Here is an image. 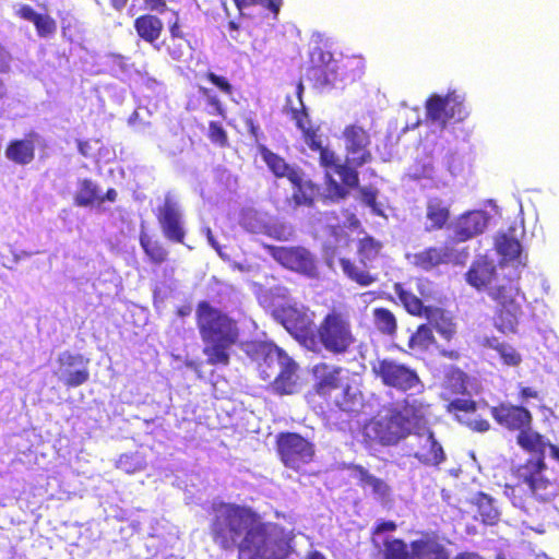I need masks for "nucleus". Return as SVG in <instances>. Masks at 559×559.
Segmentation results:
<instances>
[{
  "instance_id": "obj_22",
  "label": "nucleus",
  "mask_w": 559,
  "mask_h": 559,
  "mask_svg": "<svg viewBox=\"0 0 559 559\" xmlns=\"http://www.w3.org/2000/svg\"><path fill=\"white\" fill-rule=\"evenodd\" d=\"M313 68L311 75L316 83L323 88L336 87L340 81L338 62L333 58L330 51L314 49L311 55Z\"/></svg>"
},
{
  "instance_id": "obj_52",
  "label": "nucleus",
  "mask_w": 559,
  "mask_h": 559,
  "mask_svg": "<svg viewBox=\"0 0 559 559\" xmlns=\"http://www.w3.org/2000/svg\"><path fill=\"white\" fill-rule=\"evenodd\" d=\"M201 92L207 100V104L210 106V112L214 114V115L223 116L224 109L222 107V104L219 103L217 97L213 94V92L207 88H201Z\"/></svg>"
},
{
  "instance_id": "obj_4",
  "label": "nucleus",
  "mask_w": 559,
  "mask_h": 559,
  "mask_svg": "<svg viewBox=\"0 0 559 559\" xmlns=\"http://www.w3.org/2000/svg\"><path fill=\"white\" fill-rule=\"evenodd\" d=\"M198 325L203 342L204 354L211 365H227L229 348L238 338V328L234 320L207 302L198 306Z\"/></svg>"
},
{
  "instance_id": "obj_20",
  "label": "nucleus",
  "mask_w": 559,
  "mask_h": 559,
  "mask_svg": "<svg viewBox=\"0 0 559 559\" xmlns=\"http://www.w3.org/2000/svg\"><path fill=\"white\" fill-rule=\"evenodd\" d=\"M55 374L68 386L82 385L90 378L88 359L80 354L63 352L58 356Z\"/></svg>"
},
{
  "instance_id": "obj_21",
  "label": "nucleus",
  "mask_w": 559,
  "mask_h": 559,
  "mask_svg": "<svg viewBox=\"0 0 559 559\" xmlns=\"http://www.w3.org/2000/svg\"><path fill=\"white\" fill-rule=\"evenodd\" d=\"M495 246L497 252L502 257L499 270L506 271L511 267L512 270L508 274L518 282L520 277L519 267L525 265L520 241L511 234H500L496 237Z\"/></svg>"
},
{
  "instance_id": "obj_27",
  "label": "nucleus",
  "mask_w": 559,
  "mask_h": 559,
  "mask_svg": "<svg viewBox=\"0 0 559 559\" xmlns=\"http://www.w3.org/2000/svg\"><path fill=\"white\" fill-rule=\"evenodd\" d=\"M36 139V134H29L24 139L10 142L5 148V157L19 165L29 164L35 157Z\"/></svg>"
},
{
  "instance_id": "obj_55",
  "label": "nucleus",
  "mask_w": 559,
  "mask_h": 559,
  "mask_svg": "<svg viewBox=\"0 0 559 559\" xmlns=\"http://www.w3.org/2000/svg\"><path fill=\"white\" fill-rule=\"evenodd\" d=\"M169 140H171L174 146H169L166 141H163L160 147L169 154H176L177 152L182 150L183 139L178 134H170Z\"/></svg>"
},
{
  "instance_id": "obj_48",
  "label": "nucleus",
  "mask_w": 559,
  "mask_h": 559,
  "mask_svg": "<svg viewBox=\"0 0 559 559\" xmlns=\"http://www.w3.org/2000/svg\"><path fill=\"white\" fill-rule=\"evenodd\" d=\"M490 346L497 352L506 365L516 366L521 361L518 352L508 344H501L497 341L490 343Z\"/></svg>"
},
{
  "instance_id": "obj_57",
  "label": "nucleus",
  "mask_w": 559,
  "mask_h": 559,
  "mask_svg": "<svg viewBox=\"0 0 559 559\" xmlns=\"http://www.w3.org/2000/svg\"><path fill=\"white\" fill-rule=\"evenodd\" d=\"M210 136H211L213 142L222 144V145L226 141V133H225V131L216 122H211L210 123Z\"/></svg>"
},
{
  "instance_id": "obj_40",
  "label": "nucleus",
  "mask_w": 559,
  "mask_h": 559,
  "mask_svg": "<svg viewBox=\"0 0 559 559\" xmlns=\"http://www.w3.org/2000/svg\"><path fill=\"white\" fill-rule=\"evenodd\" d=\"M264 235L280 241H287L294 236V228L290 224L270 217Z\"/></svg>"
},
{
  "instance_id": "obj_32",
  "label": "nucleus",
  "mask_w": 559,
  "mask_h": 559,
  "mask_svg": "<svg viewBox=\"0 0 559 559\" xmlns=\"http://www.w3.org/2000/svg\"><path fill=\"white\" fill-rule=\"evenodd\" d=\"M343 412H357L362 405V395L357 386L344 382L331 400Z\"/></svg>"
},
{
  "instance_id": "obj_13",
  "label": "nucleus",
  "mask_w": 559,
  "mask_h": 559,
  "mask_svg": "<svg viewBox=\"0 0 559 559\" xmlns=\"http://www.w3.org/2000/svg\"><path fill=\"white\" fill-rule=\"evenodd\" d=\"M533 453L536 454V456L528 459L525 464L519 467L518 476L535 496L547 500L554 495L555 485L547 476V466L544 462V456L546 453H548L550 457L552 456L549 450H546L544 453Z\"/></svg>"
},
{
  "instance_id": "obj_14",
  "label": "nucleus",
  "mask_w": 559,
  "mask_h": 559,
  "mask_svg": "<svg viewBox=\"0 0 559 559\" xmlns=\"http://www.w3.org/2000/svg\"><path fill=\"white\" fill-rule=\"evenodd\" d=\"M271 255L283 266L310 278L318 276L316 257L304 247H270Z\"/></svg>"
},
{
  "instance_id": "obj_56",
  "label": "nucleus",
  "mask_w": 559,
  "mask_h": 559,
  "mask_svg": "<svg viewBox=\"0 0 559 559\" xmlns=\"http://www.w3.org/2000/svg\"><path fill=\"white\" fill-rule=\"evenodd\" d=\"M456 162V153L453 152L452 150H449L443 157V164L452 177L455 176L459 169V165Z\"/></svg>"
},
{
  "instance_id": "obj_63",
  "label": "nucleus",
  "mask_w": 559,
  "mask_h": 559,
  "mask_svg": "<svg viewBox=\"0 0 559 559\" xmlns=\"http://www.w3.org/2000/svg\"><path fill=\"white\" fill-rule=\"evenodd\" d=\"M78 148L83 156L91 155V145L88 142L79 141Z\"/></svg>"
},
{
  "instance_id": "obj_38",
  "label": "nucleus",
  "mask_w": 559,
  "mask_h": 559,
  "mask_svg": "<svg viewBox=\"0 0 559 559\" xmlns=\"http://www.w3.org/2000/svg\"><path fill=\"white\" fill-rule=\"evenodd\" d=\"M382 246L371 237H365L359 240L358 255L360 264L366 267H373L374 262L380 254Z\"/></svg>"
},
{
  "instance_id": "obj_60",
  "label": "nucleus",
  "mask_w": 559,
  "mask_h": 559,
  "mask_svg": "<svg viewBox=\"0 0 559 559\" xmlns=\"http://www.w3.org/2000/svg\"><path fill=\"white\" fill-rule=\"evenodd\" d=\"M174 16H175V20L174 21H169V23H170V34H171V40L177 41V40H180V39H183V38L181 36V32H180V28H179V25H178V17H177L176 13H174Z\"/></svg>"
},
{
  "instance_id": "obj_15",
  "label": "nucleus",
  "mask_w": 559,
  "mask_h": 559,
  "mask_svg": "<svg viewBox=\"0 0 559 559\" xmlns=\"http://www.w3.org/2000/svg\"><path fill=\"white\" fill-rule=\"evenodd\" d=\"M385 559H444V549L431 540H417L412 543V551L401 539L384 540Z\"/></svg>"
},
{
  "instance_id": "obj_25",
  "label": "nucleus",
  "mask_w": 559,
  "mask_h": 559,
  "mask_svg": "<svg viewBox=\"0 0 559 559\" xmlns=\"http://www.w3.org/2000/svg\"><path fill=\"white\" fill-rule=\"evenodd\" d=\"M489 215L484 211H471L461 215L453 224L457 240L465 241L481 234L488 224Z\"/></svg>"
},
{
  "instance_id": "obj_51",
  "label": "nucleus",
  "mask_w": 559,
  "mask_h": 559,
  "mask_svg": "<svg viewBox=\"0 0 559 559\" xmlns=\"http://www.w3.org/2000/svg\"><path fill=\"white\" fill-rule=\"evenodd\" d=\"M189 44L185 39L177 41L171 40V43L168 45V52L174 60H182L189 52Z\"/></svg>"
},
{
  "instance_id": "obj_37",
  "label": "nucleus",
  "mask_w": 559,
  "mask_h": 559,
  "mask_svg": "<svg viewBox=\"0 0 559 559\" xmlns=\"http://www.w3.org/2000/svg\"><path fill=\"white\" fill-rule=\"evenodd\" d=\"M270 216L254 209H246L241 213V226L253 234H264Z\"/></svg>"
},
{
  "instance_id": "obj_43",
  "label": "nucleus",
  "mask_w": 559,
  "mask_h": 559,
  "mask_svg": "<svg viewBox=\"0 0 559 559\" xmlns=\"http://www.w3.org/2000/svg\"><path fill=\"white\" fill-rule=\"evenodd\" d=\"M477 506L484 523L492 524L498 519V509L489 496L480 493L477 498Z\"/></svg>"
},
{
  "instance_id": "obj_50",
  "label": "nucleus",
  "mask_w": 559,
  "mask_h": 559,
  "mask_svg": "<svg viewBox=\"0 0 559 559\" xmlns=\"http://www.w3.org/2000/svg\"><path fill=\"white\" fill-rule=\"evenodd\" d=\"M361 201L377 215H383L382 206L377 202V191L372 188L360 190Z\"/></svg>"
},
{
  "instance_id": "obj_2",
  "label": "nucleus",
  "mask_w": 559,
  "mask_h": 559,
  "mask_svg": "<svg viewBox=\"0 0 559 559\" xmlns=\"http://www.w3.org/2000/svg\"><path fill=\"white\" fill-rule=\"evenodd\" d=\"M302 92L304 86L299 83L296 86V95L300 109L292 106V117L296 121L298 129L301 130L305 142L308 146L313 151H318L320 154V164L325 168L329 197L332 199L344 198L346 194L345 187L354 188L357 186L358 174L346 162L342 164L336 154L324 146L321 134L318 133V129L312 128L311 121L306 112L301 98Z\"/></svg>"
},
{
  "instance_id": "obj_19",
  "label": "nucleus",
  "mask_w": 559,
  "mask_h": 559,
  "mask_svg": "<svg viewBox=\"0 0 559 559\" xmlns=\"http://www.w3.org/2000/svg\"><path fill=\"white\" fill-rule=\"evenodd\" d=\"M346 151V163L356 170L371 160L368 148L370 139L365 129L359 126H348L343 132Z\"/></svg>"
},
{
  "instance_id": "obj_17",
  "label": "nucleus",
  "mask_w": 559,
  "mask_h": 559,
  "mask_svg": "<svg viewBox=\"0 0 559 559\" xmlns=\"http://www.w3.org/2000/svg\"><path fill=\"white\" fill-rule=\"evenodd\" d=\"M277 444L283 463L293 469L310 462L314 454L313 445L297 433L282 435Z\"/></svg>"
},
{
  "instance_id": "obj_11",
  "label": "nucleus",
  "mask_w": 559,
  "mask_h": 559,
  "mask_svg": "<svg viewBox=\"0 0 559 559\" xmlns=\"http://www.w3.org/2000/svg\"><path fill=\"white\" fill-rule=\"evenodd\" d=\"M323 347L333 354L346 353L355 343L349 320L341 313H329L318 328Z\"/></svg>"
},
{
  "instance_id": "obj_58",
  "label": "nucleus",
  "mask_w": 559,
  "mask_h": 559,
  "mask_svg": "<svg viewBox=\"0 0 559 559\" xmlns=\"http://www.w3.org/2000/svg\"><path fill=\"white\" fill-rule=\"evenodd\" d=\"M146 9L158 13L167 11V4L165 0H144Z\"/></svg>"
},
{
  "instance_id": "obj_54",
  "label": "nucleus",
  "mask_w": 559,
  "mask_h": 559,
  "mask_svg": "<svg viewBox=\"0 0 559 559\" xmlns=\"http://www.w3.org/2000/svg\"><path fill=\"white\" fill-rule=\"evenodd\" d=\"M207 78L224 94L231 95L233 86L229 84V82L225 78L216 75L215 73H212V72L207 74Z\"/></svg>"
},
{
  "instance_id": "obj_62",
  "label": "nucleus",
  "mask_w": 559,
  "mask_h": 559,
  "mask_svg": "<svg viewBox=\"0 0 559 559\" xmlns=\"http://www.w3.org/2000/svg\"><path fill=\"white\" fill-rule=\"evenodd\" d=\"M396 528V525L394 522H382L380 523L376 530H374V533L376 534H381V533H384V532H392Z\"/></svg>"
},
{
  "instance_id": "obj_44",
  "label": "nucleus",
  "mask_w": 559,
  "mask_h": 559,
  "mask_svg": "<svg viewBox=\"0 0 559 559\" xmlns=\"http://www.w3.org/2000/svg\"><path fill=\"white\" fill-rule=\"evenodd\" d=\"M435 167L430 157L416 160L409 168L407 175L415 179H433Z\"/></svg>"
},
{
  "instance_id": "obj_33",
  "label": "nucleus",
  "mask_w": 559,
  "mask_h": 559,
  "mask_svg": "<svg viewBox=\"0 0 559 559\" xmlns=\"http://www.w3.org/2000/svg\"><path fill=\"white\" fill-rule=\"evenodd\" d=\"M340 265L343 273L353 282L362 287L372 285L377 281V276L371 274L370 269L365 265H358L349 259H340Z\"/></svg>"
},
{
  "instance_id": "obj_36",
  "label": "nucleus",
  "mask_w": 559,
  "mask_h": 559,
  "mask_svg": "<svg viewBox=\"0 0 559 559\" xmlns=\"http://www.w3.org/2000/svg\"><path fill=\"white\" fill-rule=\"evenodd\" d=\"M95 201L103 203L98 186L91 179H80L76 183L74 202L79 206L92 205Z\"/></svg>"
},
{
  "instance_id": "obj_30",
  "label": "nucleus",
  "mask_w": 559,
  "mask_h": 559,
  "mask_svg": "<svg viewBox=\"0 0 559 559\" xmlns=\"http://www.w3.org/2000/svg\"><path fill=\"white\" fill-rule=\"evenodd\" d=\"M261 156L269 169L280 178H287L292 183L300 181L301 173L296 167L287 164L284 158L271 152L266 147L261 148Z\"/></svg>"
},
{
  "instance_id": "obj_10",
  "label": "nucleus",
  "mask_w": 559,
  "mask_h": 559,
  "mask_svg": "<svg viewBox=\"0 0 559 559\" xmlns=\"http://www.w3.org/2000/svg\"><path fill=\"white\" fill-rule=\"evenodd\" d=\"M372 371L381 382L397 391L418 393L424 384L417 372L405 364L394 359H377L372 362Z\"/></svg>"
},
{
  "instance_id": "obj_35",
  "label": "nucleus",
  "mask_w": 559,
  "mask_h": 559,
  "mask_svg": "<svg viewBox=\"0 0 559 559\" xmlns=\"http://www.w3.org/2000/svg\"><path fill=\"white\" fill-rule=\"evenodd\" d=\"M134 27L141 38L153 44L163 31V23L158 17L145 14L135 20Z\"/></svg>"
},
{
  "instance_id": "obj_46",
  "label": "nucleus",
  "mask_w": 559,
  "mask_h": 559,
  "mask_svg": "<svg viewBox=\"0 0 559 559\" xmlns=\"http://www.w3.org/2000/svg\"><path fill=\"white\" fill-rule=\"evenodd\" d=\"M396 293L407 311L412 314H420L424 307L421 300L412 292L404 289L401 285H396Z\"/></svg>"
},
{
  "instance_id": "obj_12",
  "label": "nucleus",
  "mask_w": 559,
  "mask_h": 559,
  "mask_svg": "<svg viewBox=\"0 0 559 559\" xmlns=\"http://www.w3.org/2000/svg\"><path fill=\"white\" fill-rule=\"evenodd\" d=\"M427 119L443 130L450 120L463 121L468 116L464 106V95L455 91L445 96L432 95L426 102Z\"/></svg>"
},
{
  "instance_id": "obj_6",
  "label": "nucleus",
  "mask_w": 559,
  "mask_h": 559,
  "mask_svg": "<svg viewBox=\"0 0 559 559\" xmlns=\"http://www.w3.org/2000/svg\"><path fill=\"white\" fill-rule=\"evenodd\" d=\"M212 534L216 544L224 549L239 548L248 531L255 527L252 513L242 507L218 503L214 504Z\"/></svg>"
},
{
  "instance_id": "obj_41",
  "label": "nucleus",
  "mask_w": 559,
  "mask_h": 559,
  "mask_svg": "<svg viewBox=\"0 0 559 559\" xmlns=\"http://www.w3.org/2000/svg\"><path fill=\"white\" fill-rule=\"evenodd\" d=\"M146 465L144 456L138 452L122 454L116 462V467L124 471L128 474H133L142 471Z\"/></svg>"
},
{
  "instance_id": "obj_42",
  "label": "nucleus",
  "mask_w": 559,
  "mask_h": 559,
  "mask_svg": "<svg viewBox=\"0 0 559 559\" xmlns=\"http://www.w3.org/2000/svg\"><path fill=\"white\" fill-rule=\"evenodd\" d=\"M140 243L153 262L162 263L165 261L167 251L157 241L152 240L146 234L141 235Z\"/></svg>"
},
{
  "instance_id": "obj_24",
  "label": "nucleus",
  "mask_w": 559,
  "mask_h": 559,
  "mask_svg": "<svg viewBox=\"0 0 559 559\" xmlns=\"http://www.w3.org/2000/svg\"><path fill=\"white\" fill-rule=\"evenodd\" d=\"M448 411L455 416L457 421L476 431H487L489 423L480 418L476 413V403L469 399L457 397L449 403Z\"/></svg>"
},
{
  "instance_id": "obj_5",
  "label": "nucleus",
  "mask_w": 559,
  "mask_h": 559,
  "mask_svg": "<svg viewBox=\"0 0 559 559\" xmlns=\"http://www.w3.org/2000/svg\"><path fill=\"white\" fill-rule=\"evenodd\" d=\"M247 354L262 366V362L272 369V372L262 369V373L270 378L277 372L274 380V390L281 394H292L297 388V365L280 347L270 342H257L246 345Z\"/></svg>"
},
{
  "instance_id": "obj_39",
  "label": "nucleus",
  "mask_w": 559,
  "mask_h": 559,
  "mask_svg": "<svg viewBox=\"0 0 559 559\" xmlns=\"http://www.w3.org/2000/svg\"><path fill=\"white\" fill-rule=\"evenodd\" d=\"M293 186L295 189L292 198L294 205H311L317 192L314 186L305 181L302 175H300V181L298 183H293Z\"/></svg>"
},
{
  "instance_id": "obj_64",
  "label": "nucleus",
  "mask_w": 559,
  "mask_h": 559,
  "mask_svg": "<svg viewBox=\"0 0 559 559\" xmlns=\"http://www.w3.org/2000/svg\"><path fill=\"white\" fill-rule=\"evenodd\" d=\"M521 397L523 400L535 399V397H537V392L531 388H523L521 390Z\"/></svg>"
},
{
  "instance_id": "obj_23",
  "label": "nucleus",
  "mask_w": 559,
  "mask_h": 559,
  "mask_svg": "<svg viewBox=\"0 0 559 559\" xmlns=\"http://www.w3.org/2000/svg\"><path fill=\"white\" fill-rule=\"evenodd\" d=\"M343 373H347V371L340 367L326 364L316 365L313 367V376L317 381L316 389L318 394L332 400V395L345 382Z\"/></svg>"
},
{
  "instance_id": "obj_16",
  "label": "nucleus",
  "mask_w": 559,
  "mask_h": 559,
  "mask_svg": "<svg viewBox=\"0 0 559 559\" xmlns=\"http://www.w3.org/2000/svg\"><path fill=\"white\" fill-rule=\"evenodd\" d=\"M418 421L419 427H414L411 433L414 438V456L426 465L437 466L445 460L444 451L436 440L435 433L427 427L426 417Z\"/></svg>"
},
{
  "instance_id": "obj_7",
  "label": "nucleus",
  "mask_w": 559,
  "mask_h": 559,
  "mask_svg": "<svg viewBox=\"0 0 559 559\" xmlns=\"http://www.w3.org/2000/svg\"><path fill=\"white\" fill-rule=\"evenodd\" d=\"M493 418L510 430H519L518 443L530 452L550 451L552 457L559 459V448L551 444L542 435L531 429L532 415L521 406L501 404L491 408Z\"/></svg>"
},
{
  "instance_id": "obj_31",
  "label": "nucleus",
  "mask_w": 559,
  "mask_h": 559,
  "mask_svg": "<svg viewBox=\"0 0 559 559\" xmlns=\"http://www.w3.org/2000/svg\"><path fill=\"white\" fill-rule=\"evenodd\" d=\"M411 262L424 270H430L441 263L452 260V252L448 247L429 248L419 253L409 255Z\"/></svg>"
},
{
  "instance_id": "obj_8",
  "label": "nucleus",
  "mask_w": 559,
  "mask_h": 559,
  "mask_svg": "<svg viewBox=\"0 0 559 559\" xmlns=\"http://www.w3.org/2000/svg\"><path fill=\"white\" fill-rule=\"evenodd\" d=\"M289 544L274 524H257L239 544V559H285Z\"/></svg>"
},
{
  "instance_id": "obj_34",
  "label": "nucleus",
  "mask_w": 559,
  "mask_h": 559,
  "mask_svg": "<svg viewBox=\"0 0 559 559\" xmlns=\"http://www.w3.org/2000/svg\"><path fill=\"white\" fill-rule=\"evenodd\" d=\"M428 324L435 329L444 340L449 341L455 333V324L450 313L441 309L427 311Z\"/></svg>"
},
{
  "instance_id": "obj_1",
  "label": "nucleus",
  "mask_w": 559,
  "mask_h": 559,
  "mask_svg": "<svg viewBox=\"0 0 559 559\" xmlns=\"http://www.w3.org/2000/svg\"><path fill=\"white\" fill-rule=\"evenodd\" d=\"M465 278L471 286L486 292L497 301L496 326L503 333L514 332L523 314L522 305L525 301L514 277L500 271L492 261L480 257L472 263Z\"/></svg>"
},
{
  "instance_id": "obj_18",
  "label": "nucleus",
  "mask_w": 559,
  "mask_h": 559,
  "mask_svg": "<svg viewBox=\"0 0 559 559\" xmlns=\"http://www.w3.org/2000/svg\"><path fill=\"white\" fill-rule=\"evenodd\" d=\"M158 223L164 236L175 242H183L186 236L183 213L179 202L168 193L164 204L158 207Z\"/></svg>"
},
{
  "instance_id": "obj_28",
  "label": "nucleus",
  "mask_w": 559,
  "mask_h": 559,
  "mask_svg": "<svg viewBox=\"0 0 559 559\" xmlns=\"http://www.w3.org/2000/svg\"><path fill=\"white\" fill-rule=\"evenodd\" d=\"M15 14L28 22H32L40 37H47L56 32V22L47 14L37 13L28 4H17L14 7Z\"/></svg>"
},
{
  "instance_id": "obj_47",
  "label": "nucleus",
  "mask_w": 559,
  "mask_h": 559,
  "mask_svg": "<svg viewBox=\"0 0 559 559\" xmlns=\"http://www.w3.org/2000/svg\"><path fill=\"white\" fill-rule=\"evenodd\" d=\"M432 328L430 325H420L417 332L411 337L409 346L412 348L426 349L433 343Z\"/></svg>"
},
{
  "instance_id": "obj_45",
  "label": "nucleus",
  "mask_w": 559,
  "mask_h": 559,
  "mask_svg": "<svg viewBox=\"0 0 559 559\" xmlns=\"http://www.w3.org/2000/svg\"><path fill=\"white\" fill-rule=\"evenodd\" d=\"M376 326L385 334L394 333L396 321L394 316L386 309L378 308L373 312Z\"/></svg>"
},
{
  "instance_id": "obj_29",
  "label": "nucleus",
  "mask_w": 559,
  "mask_h": 559,
  "mask_svg": "<svg viewBox=\"0 0 559 559\" xmlns=\"http://www.w3.org/2000/svg\"><path fill=\"white\" fill-rule=\"evenodd\" d=\"M450 217V203L439 197H429L426 204L427 230L441 229Z\"/></svg>"
},
{
  "instance_id": "obj_26",
  "label": "nucleus",
  "mask_w": 559,
  "mask_h": 559,
  "mask_svg": "<svg viewBox=\"0 0 559 559\" xmlns=\"http://www.w3.org/2000/svg\"><path fill=\"white\" fill-rule=\"evenodd\" d=\"M352 478L357 480L358 485L362 487L365 491H369L374 496L376 499L384 501L390 496V487L388 484L371 475L367 469L361 466H354L350 473Z\"/></svg>"
},
{
  "instance_id": "obj_61",
  "label": "nucleus",
  "mask_w": 559,
  "mask_h": 559,
  "mask_svg": "<svg viewBox=\"0 0 559 559\" xmlns=\"http://www.w3.org/2000/svg\"><path fill=\"white\" fill-rule=\"evenodd\" d=\"M203 233L205 234L206 238H207V242L211 245L212 248H214L216 250V252L221 255V257H224V253L222 251V248L221 246L218 245V242L215 240V238L213 237V234L211 231V229L209 227H205L203 229Z\"/></svg>"
},
{
  "instance_id": "obj_49",
  "label": "nucleus",
  "mask_w": 559,
  "mask_h": 559,
  "mask_svg": "<svg viewBox=\"0 0 559 559\" xmlns=\"http://www.w3.org/2000/svg\"><path fill=\"white\" fill-rule=\"evenodd\" d=\"M150 116H151V112L147 108L139 107L129 117L128 123L135 131L144 132L145 129L151 126Z\"/></svg>"
},
{
  "instance_id": "obj_9",
  "label": "nucleus",
  "mask_w": 559,
  "mask_h": 559,
  "mask_svg": "<svg viewBox=\"0 0 559 559\" xmlns=\"http://www.w3.org/2000/svg\"><path fill=\"white\" fill-rule=\"evenodd\" d=\"M277 297L274 301V317L296 338L305 340L312 334L313 313L296 300L287 296L286 288H277Z\"/></svg>"
},
{
  "instance_id": "obj_59",
  "label": "nucleus",
  "mask_w": 559,
  "mask_h": 559,
  "mask_svg": "<svg viewBox=\"0 0 559 559\" xmlns=\"http://www.w3.org/2000/svg\"><path fill=\"white\" fill-rule=\"evenodd\" d=\"M10 53L0 45V72H5L10 68Z\"/></svg>"
},
{
  "instance_id": "obj_53",
  "label": "nucleus",
  "mask_w": 559,
  "mask_h": 559,
  "mask_svg": "<svg viewBox=\"0 0 559 559\" xmlns=\"http://www.w3.org/2000/svg\"><path fill=\"white\" fill-rule=\"evenodd\" d=\"M235 2L240 10L251 4H260L273 11L274 13L278 12V7L273 0H235Z\"/></svg>"
},
{
  "instance_id": "obj_3",
  "label": "nucleus",
  "mask_w": 559,
  "mask_h": 559,
  "mask_svg": "<svg viewBox=\"0 0 559 559\" xmlns=\"http://www.w3.org/2000/svg\"><path fill=\"white\" fill-rule=\"evenodd\" d=\"M429 405L412 397L406 399L403 406L381 409L366 426V435L382 444H395L411 435L418 420L427 417Z\"/></svg>"
}]
</instances>
